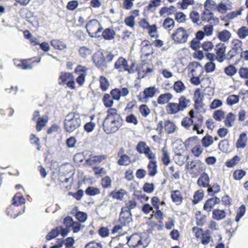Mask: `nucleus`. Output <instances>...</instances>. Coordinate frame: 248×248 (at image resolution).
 <instances>
[{
    "instance_id": "f257e3e1",
    "label": "nucleus",
    "mask_w": 248,
    "mask_h": 248,
    "mask_svg": "<svg viewBox=\"0 0 248 248\" xmlns=\"http://www.w3.org/2000/svg\"><path fill=\"white\" fill-rule=\"evenodd\" d=\"M81 125V119L79 114L72 112L69 113L64 120V129L69 133L76 131Z\"/></svg>"
},
{
    "instance_id": "f03ea898",
    "label": "nucleus",
    "mask_w": 248,
    "mask_h": 248,
    "mask_svg": "<svg viewBox=\"0 0 248 248\" xmlns=\"http://www.w3.org/2000/svg\"><path fill=\"white\" fill-rule=\"evenodd\" d=\"M122 123V119L105 118L103 123L104 132L107 134H110L116 132L121 126Z\"/></svg>"
},
{
    "instance_id": "7ed1b4c3",
    "label": "nucleus",
    "mask_w": 248,
    "mask_h": 248,
    "mask_svg": "<svg viewBox=\"0 0 248 248\" xmlns=\"http://www.w3.org/2000/svg\"><path fill=\"white\" fill-rule=\"evenodd\" d=\"M86 28L89 36L92 38L99 37V33L103 30L100 24L96 19L89 21L86 25Z\"/></svg>"
},
{
    "instance_id": "20e7f679",
    "label": "nucleus",
    "mask_w": 248,
    "mask_h": 248,
    "mask_svg": "<svg viewBox=\"0 0 248 248\" xmlns=\"http://www.w3.org/2000/svg\"><path fill=\"white\" fill-rule=\"evenodd\" d=\"M189 36L188 31L183 27H179L171 34V39L176 44L185 43Z\"/></svg>"
},
{
    "instance_id": "39448f33",
    "label": "nucleus",
    "mask_w": 248,
    "mask_h": 248,
    "mask_svg": "<svg viewBox=\"0 0 248 248\" xmlns=\"http://www.w3.org/2000/svg\"><path fill=\"white\" fill-rule=\"evenodd\" d=\"M164 128L166 132L168 134L173 133L177 129L175 124L170 121H166L163 124L162 121H160L156 128V131L159 134L162 132L163 128Z\"/></svg>"
},
{
    "instance_id": "423d86ee",
    "label": "nucleus",
    "mask_w": 248,
    "mask_h": 248,
    "mask_svg": "<svg viewBox=\"0 0 248 248\" xmlns=\"http://www.w3.org/2000/svg\"><path fill=\"white\" fill-rule=\"evenodd\" d=\"M232 48L228 52L226 59L231 60L236 54L240 53L242 50V46L243 43L238 39H233L232 41Z\"/></svg>"
},
{
    "instance_id": "0eeeda50",
    "label": "nucleus",
    "mask_w": 248,
    "mask_h": 248,
    "mask_svg": "<svg viewBox=\"0 0 248 248\" xmlns=\"http://www.w3.org/2000/svg\"><path fill=\"white\" fill-rule=\"evenodd\" d=\"M137 150L140 154H145L150 159H155V154L153 153L145 142H139L137 146Z\"/></svg>"
},
{
    "instance_id": "6e6552de",
    "label": "nucleus",
    "mask_w": 248,
    "mask_h": 248,
    "mask_svg": "<svg viewBox=\"0 0 248 248\" xmlns=\"http://www.w3.org/2000/svg\"><path fill=\"white\" fill-rule=\"evenodd\" d=\"M127 244L130 248H145L147 246L142 244L140 236L134 234L128 239Z\"/></svg>"
},
{
    "instance_id": "1a4fd4ad",
    "label": "nucleus",
    "mask_w": 248,
    "mask_h": 248,
    "mask_svg": "<svg viewBox=\"0 0 248 248\" xmlns=\"http://www.w3.org/2000/svg\"><path fill=\"white\" fill-rule=\"evenodd\" d=\"M115 69L118 70L119 71H127L129 74L134 73V71L132 69H129L127 62L123 57H120L114 64Z\"/></svg>"
},
{
    "instance_id": "9d476101",
    "label": "nucleus",
    "mask_w": 248,
    "mask_h": 248,
    "mask_svg": "<svg viewBox=\"0 0 248 248\" xmlns=\"http://www.w3.org/2000/svg\"><path fill=\"white\" fill-rule=\"evenodd\" d=\"M226 48V46L223 43H218L216 45L215 47L216 59L218 62H222L225 60V52Z\"/></svg>"
},
{
    "instance_id": "9b49d317",
    "label": "nucleus",
    "mask_w": 248,
    "mask_h": 248,
    "mask_svg": "<svg viewBox=\"0 0 248 248\" xmlns=\"http://www.w3.org/2000/svg\"><path fill=\"white\" fill-rule=\"evenodd\" d=\"M192 76H202L204 71L202 66L197 62H190L188 66Z\"/></svg>"
},
{
    "instance_id": "f8f14e48",
    "label": "nucleus",
    "mask_w": 248,
    "mask_h": 248,
    "mask_svg": "<svg viewBox=\"0 0 248 248\" xmlns=\"http://www.w3.org/2000/svg\"><path fill=\"white\" fill-rule=\"evenodd\" d=\"M221 200L219 198L215 197L208 199L203 206V209L207 212H210L215 205L219 203Z\"/></svg>"
},
{
    "instance_id": "ddd939ff",
    "label": "nucleus",
    "mask_w": 248,
    "mask_h": 248,
    "mask_svg": "<svg viewBox=\"0 0 248 248\" xmlns=\"http://www.w3.org/2000/svg\"><path fill=\"white\" fill-rule=\"evenodd\" d=\"M61 233L63 236H66L68 234V231L62 227H58L53 229L46 236L47 240H50L57 236Z\"/></svg>"
},
{
    "instance_id": "4468645a",
    "label": "nucleus",
    "mask_w": 248,
    "mask_h": 248,
    "mask_svg": "<svg viewBox=\"0 0 248 248\" xmlns=\"http://www.w3.org/2000/svg\"><path fill=\"white\" fill-rule=\"evenodd\" d=\"M119 221L124 225H126L132 221L131 211L122 209L120 214Z\"/></svg>"
},
{
    "instance_id": "2eb2a0df",
    "label": "nucleus",
    "mask_w": 248,
    "mask_h": 248,
    "mask_svg": "<svg viewBox=\"0 0 248 248\" xmlns=\"http://www.w3.org/2000/svg\"><path fill=\"white\" fill-rule=\"evenodd\" d=\"M210 178L205 172H203L197 180V185L200 187L207 188L209 186Z\"/></svg>"
},
{
    "instance_id": "dca6fc26",
    "label": "nucleus",
    "mask_w": 248,
    "mask_h": 248,
    "mask_svg": "<svg viewBox=\"0 0 248 248\" xmlns=\"http://www.w3.org/2000/svg\"><path fill=\"white\" fill-rule=\"evenodd\" d=\"M203 97V95L201 90L199 88L197 89L194 92L193 96L195 107L196 108H199L202 107V100Z\"/></svg>"
},
{
    "instance_id": "f3484780",
    "label": "nucleus",
    "mask_w": 248,
    "mask_h": 248,
    "mask_svg": "<svg viewBox=\"0 0 248 248\" xmlns=\"http://www.w3.org/2000/svg\"><path fill=\"white\" fill-rule=\"evenodd\" d=\"M167 112L169 114H175L181 111L177 103H169L166 107Z\"/></svg>"
},
{
    "instance_id": "a211bd4d",
    "label": "nucleus",
    "mask_w": 248,
    "mask_h": 248,
    "mask_svg": "<svg viewBox=\"0 0 248 248\" xmlns=\"http://www.w3.org/2000/svg\"><path fill=\"white\" fill-rule=\"evenodd\" d=\"M93 62L97 67H101L104 65L105 58L102 52L98 51L93 57Z\"/></svg>"
},
{
    "instance_id": "6ab92c4d",
    "label": "nucleus",
    "mask_w": 248,
    "mask_h": 248,
    "mask_svg": "<svg viewBox=\"0 0 248 248\" xmlns=\"http://www.w3.org/2000/svg\"><path fill=\"white\" fill-rule=\"evenodd\" d=\"M16 205L14 204H12L10 205L7 209V214L8 216H10L11 217L15 218L19 215L22 214L23 213L25 212V208H24L23 212H21L20 211H17Z\"/></svg>"
},
{
    "instance_id": "aec40b11",
    "label": "nucleus",
    "mask_w": 248,
    "mask_h": 248,
    "mask_svg": "<svg viewBox=\"0 0 248 248\" xmlns=\"http://www.w3.org/2000/svg\"><path fill=\"white\" fill-rule=\"evenodd\" d=\"M73 75L70 73L62 72L59 78V85L66 84L69 81L73 80Z\"/></svg>"
},
{
    "instance_id": "412c9836",
    "label": "nucleus",
    "mask_w": 248,
    "mask_h": 248,
    "mask_svg": "<svg viewBox=\"0 0 248 248\" xmlns=\"http://www.w3.org/2000/svg\"><path fill=\"white\" fill-rule=\"evenodd\" d=\"M50 44L55 49L62 50L67 48V45L59 39L52 40L50 41Z\"/></svg>"
},
{
    "instance_id": "4be33fe9",
    "label": "nucleus",
    "mask_w": 248,
    "mask_h": 248,
    "mask_svg": "<svg viewBox=\"0 0 248 248\" xmlns=\"http://www.w3.org/2000/svg\"><path fill=\"white\" fill-rule=\"evenodd\" d=\"M188 157V155H185L180 153H177L175 154L173 159L177 164L179 166H182L184 164Z\"/></svg>"
},
{
    "instance_id": "5701e85b",
    "label": "nucleus",
    "mask_w": 248,
    "mask_h": 248,
    "mask_svg": "<svg viewBox=\"0 0 248 248\" xmlns=\"http://www.w3.org/2000/svg\"><path fill=\"white\" fill-rule=\"evenodd\" d=\"M226 216V213L224 210L216 209L213 211L212 217L216 220L223 219Z\"/></svg>"
},
{
    "instance_id": "b1692460",
    "label": "nucleus",
    "mask_w": 248,
    "mask_h": 248,
    "mask_svg": "<svg viewBox=\"0 0 248 248\" xmlns=\"http://www.w3.org/2000/svg\"><path fill=\"white\" fill-rule=\"evenodd\" d=\"M172 97L173 95L169 93L161 94L158 96L157 102L160 105H164L168 103Z\"/></svg>"
},
{
    "instance_id": "393cba45",
    "label": "nucleus",
    "mask_w": 248,
    "mask_h": 248,
    "mask_svg": "<svg viewBox=\"0 0 248 248\" xmlns=\"http://www.w3.org/2000/svg\"><path fill=\"white\" fill-rule=\"evenodd\" d=\"M178 105L181 111H183L190 106V101L184 96H182L179 98Z\"/></svg>"
},
{
    "instance_id": "a878e982",
    "label": "nucleus",
    "mask_w": 248,
    "mask_h": 248,
    "mask_svg": "<svg viewBox=\"0 0 248 248\" xmlns=\"http://www.w3.org/2000/svg\"><path fill=\"white\" fill-rule=\"evenodd\" d=\"M247 141V138L246 133H243L241 134L236 142V147L237 148H244L246 146Z\"/></svg>"
},
{
    "instance_id": "bb28decb",
    "label": "nucleus",
    "mask_w": 248,
    "mask_h": 248,
    "mask_svg": "<svg viewBox=\"0 0 248 248\" xmlns=\"http://www.w3.org/2000/svg\"><path fill=\"white\" fill-rule=\"evenodd\" d=\"M148 165V174L154 176L157 173L156 162L154 159H151Z\"/></svg>"
},
{
    "instance_id": "cd10ccee",
    "label": "nucleus",
    "mask_w": 248,
    "mask_h": 248,
    "mask_svg": "<svg viewBox=\"0 0 248 248\" xmlns=\"http://www.w3.org/2000/svg\"><path fill=\"white\" fill-rule=\"evenodd\" d=\"M171 198L174 202L180 204L183 201V198L179 190H174L171 192Z\"/></svg>"
},
{
    "instance_id": "c85d7f7f",
    "label": "nucleus",
    "mask_w": 248,
    "mask_h": 248,
    "mask_svg": "<svg viewBox=\"0 0 248 248\" xmlns=\"http://www.w3.org/2000/svg\"><path fill=\"white\" fill-rule=\"evenodd\" d=\"M26 200L23 196L21 194L17 193L13 197L12 204L18 206L24 204Z\"/></svg>"
},
{
    "instance_id": "c756f323",
    "label": "nucleus",
    "mask_w": 248,
    "mask_h": 248,
    "mask_svg": "<svg viewBox=\"0 0 248 248\" xmlns=\"http://www.w3.org/2000/svg\"><path fill=\"white\" fill-rule=\"evenodd\" d=\"M217 37L220 41L225 42L230 39L231 37V33L228 30H224L218 32Z\"/></svg>"
},
{
    "instance_id": "7c9ffc66",
    "label": "nucleus",
    "mask_w": 248,
    "mask_h": 248,
    "mask_svg": "<svg viewBox=\"0 0 248 248\" xmlns=\"http://www.w3.org/2000/svg\"><path fill=\"white\" fill-rule=\"evenodd\" d=\"M107 158V156L106 155L92 156H91L90 158L87 160V161L91 164L95 163H99L106 159Z\"/></svg>"
},
{
    "instance_id": "2f4dec72",
    "label": "nucleus",
    "mask_w": 248,
    "mask_h": 248,
    "mask_svg": "<svg viewBox=\"0 0 248 248\" xmlns=\"http://www.w3.org/2000/svg\"><path fill=\"white\" fill-rule=\"evenodd\" d=\"M236 33L240 39H244L248 36V28L242 26L238 29Z\"/></svg>"
},
{
    "instance_id": "473e14b6",
    "label": "nucleus",
    "mask_w": 248,
    "mask_h": 248,
    "mask_svg": "<svg viewBox=\"0 0 248 248\" xmlns=\"http://www.w3.org/2000/svg\"><path fill=\"white\" fill-rule=\"evenodd\" d=\"M173 88L176 93H182L185 90L186 87L183 82L178 80L174 83Z\"/></svg>"
},
{
    "instance_id": "72a5a7b5",
    "label": "nucleus",
    "mask_w": 248,
    "mask_h": 248,
    "mask_svg": "<svg viewBox=\"0 0 248 248\" xmlns=\"http://www.w3.org/2000/svg\"><path fill=\"white\" fill-rule=\"evenodd\" d=\"M103 102L104 106L107 108L111 107L114 104L113 99L108 93H105L103 98Z\"/></svg>"
},
{
    "instance_id": "f704fd0d",
    "label": "nucleus",
    "mask_w": 248,
    "mask_h": 248,
    "mask_svg": "<svg viewBox=\"0 0 248 248\" xmlns=\"http://www.w3.org/2000/svg\"><path fill=\"white\" fill-rule=\"evenodd\" d=\"M15 64L18 67L22 69H31L32 66L30 64H27L26 61L18 60H15L14 61Z\"/></svg>"
},
{
    "instance_id": "c9c22d12",
    "label": "nucleus",
    "mask_w": 248,
    "mask_h": 248,
    "mask_svg": "<svg viewBox=\"0 0 248 248\" xmlns=\"http://www.w3.org/2000/svg\"><path fill=\"white\" fill-rule=\"evenodd\" d=\"M235 118L236 116L232 112L229 113L225 120V125L228 127H232Z\"/></svg>"
},
{
    "instance_id": "e433bc0d",
    "label": "nucleus",
    "mask_w": 248,
    "mask_h": 248,
    "mask_svg": "<svg viewBox=\"0 0 248 248\" xmlns=\"http://www.w3.org/2000/svg\"><path fill=\"white\" fill-rule=\"evenodd\" d=\"M100 87L103 91H106L108 89L109 83L108 80L104 76H101L99 79Z\"/></svg>"
},
{
    "instance_id": "4c0bfd02",
    "label": "nucleus",
    "mask_w": 248,
    "mask_h": 248,
    "mask_svg": "<svg viewBox=\"0 0 248 248\" xmlns=\"http://www.w3.org/2000/svg\"><path fill=\"white\" fill-rule=\"evenodd\" d=\"M214 18V14L210 11H203L201 16V19L204 22H210Z\"/></svg>"
},
{
    "instance_id": "58836bf2",
    "label": "nucleus",
    "mask_w": 248,
    "mask_h": 248,
    "mask_svg": "<svg viewBox=\"0 0 248 248\" xmlns=\"http://www.w3.org/2000/svg\"><path fill=\"white\" fill-rule=\"evenodd\" d=\"M163 26L165 29L170 31L174 27L175 22L173 19L168 17L165 19Z\"/></svg>"
},
{
    "instance_id": "ea45409f",
    "label": "nucleus",
    "mask_w": 248,
    "mask_h": 248,
    "mask_svg": "<svg viewBox=\"0 0 248 248\" xmlns=\"http://www.w3.org/2000/svg\"><path fill=\"white\" fill-rule=\"evenodd\" d=\"M130 162V158L127 155H122L118 160V164L120 166H127Z\"/></svg>"
},
{
    "instance_id": "a19ab883",
    "label": "nucleus",
    "mask_w": 248,
    "mask_h": 248,
    "mask_svg": "<svg viewBox=\"0 0 248 248\" xmlns=\"http://www.w3.org/2000/svg\"><path fill=\"white\" fill-rule=\"evenodd\" d=\"M201 238V243L203 245H208L211 239V236L209 231L204 232V233L202 234Z\"/></svg>"
},
{
    "instance_id": "79ce46f5",
    "label": "nucleus",
    "mask_w": 248,
    "mask_h": 248,
    "mask_svg": "<svg viewBox=\"0 0 248 248\" xmlns=\"http://www.w3.org/2000/svg\"><path fill=\"white\" fill-rule=\"evenodd\" d=\"M201 142L203 147L207 148L213 143V137L207 135L202 139Z\"/></svg>"
},
{
    "instance_id": "37998d69",
    "label": "nucleus",
    "mask_w": 248,
    "mask_h": 248,
    "mask_svg": "<svg viewBox=\"0 0 248 248\" xmlns=\"http://www.w3.org/2000/svg\"><path fill=\"white\" fill-rule=\"evenodd\" d=\"M92 52L93 50L92 49L85 46L81 47L79 49L80 55L84 58H86L91 55Z\"/></svg>"
},
{
    "instance_id": "c03bdc74",
    "label": "nucleus",
    "mask_w": 248,
    "mask_h": 248,
    "mask_svg": "<svg viewBox=\"0 0 248 248\" xmlns=\"http://www.w3.org/2000/svg\"><path fill=\"white\" fill-rule=\"evenodd\" d=\"M204 196V193L202 190H197L194 194L192 201L194 204H197L201 201Z\"/></svg>"
},
{
    "instance_id": "a18cd8bd",
    "label": "nucleus",
    "mask_w": 248,
    "mask_h": 248,
    "mask_svg": "<svg viewBox=\"0 0 248 248\" xmlns=\"http://www.w3.org/2000/svg\"><path fill=\"white\" fill-rule=\"evenodd\" d=\"M190 18L192 21L196 24L197 25H200L201 22H200V16L198 12L196 11H192L189 14Z\"/></svg>"
},
{
    "instance_id": "49530a36",
    "label": "nucleus",
    "mask_w": 248,
    "mask_h": 248,
    "mask_svg": "<svg viewBox=\"0 0 248 248\" xmlns=\"http://www.w3.org/2000/svg\"><path fill=\"white\" fill-rule=\"evenodd\" d=\"M115 32L112 29L108 28L103 31L102 36L106 40H111L113 38Z\"/></svg>"
},
{
    "instance_id": "de8ad7c7",
    "label": "nucleus",
    "mask_w": 248,
    "mask_h": 248,
    "mask_svg": "<svg viewBox=\"0 0 248 248\" xmlns=\"http://www.w3.org/2000/svg\"><path fill=\"white\" fill-rule=\"evenodd\" d=\"M143 93L145 98H152L155 93V89L154 87L147 88L144 90Z\"/></svg>"
},
{
    "instance_id": "09e8293b",
    "label": "nucleus",
    "mask_w": 248,
    "mask_h": 248,
    "mask_svg": "<svg viewBox=\"0 0 248 248\" xmlns=\"http://www.w3.org/2000/svg\"><path fill=\"white\" fill-rule=\"evenodd\" d=\"M196 217L197 225L203 226L206 221V216L202 215L201 212L199 211L196 214Z\"/></svg>"
},
{
    "instance_id": "8fccbe9b",
    "label": "nucleus",
    "mask_w": 248,
    "mask_h": 248,
    "mask_svg": "<svg viewBox=\"0 0 248 248\" xmlns=\"http://www.w3.org/2000/svg\"><path fill=\"white\" fill-rule=\"evenodd\" d=\"M246 211V207L245 205H241L237 210V215L235 217V221L236 222L239 221L241 218L242 217Z\"/></svg>"
},
{
    "instance_id": "3c124183",
    "label": "nucleus",
    "mask_w": 248,
    "mask_h": 248,
    "mask_svg": "<svg viewBox=\"0 0 248 248\" xmlns=\"http://www.w3.org/2000/svg\"><path fill=\"white\" fill-rule=\"evenodd\" d=\"M240 160V157L237 155H235L231 160L226 161V165L227 167L232 168L238 164Z\"/></svg>"
},
{
    "instance_id": "603ef678",
    "label": "nucleus",
    "mask_w": 248,
    "mask_h": 248,
    "mask_svg": "<svg viewBox=\"0 0 248 248\" xmlns=\"http://www.w3.org/2000/svg\"><path fill=\"white\" fill-rule=\"evenodd\" d=\"M106 118L122 119L120 115L117 113V110L115 108H110L108 111V115Z\"/></svg>"
},
{
    "instance_id": "864d4df0",
    "label": "nucleus",
    "mask_w": 248,
    "mask_h": 248,
    "mask_svg": "<svg viewBox=\"0 0 248 248\" xmlns=\"http://www.w3.org/2000/svg\"><path fill=\"white\" fill-rule=\"evenodd\" d=\"M239 100V96L236 95H229L227 99V103L230 106H232L238 102Z\"/></svg>"
},
{
    "instance_id": "5fc2aeb1",
    "label": "nucleus",
    "mask_w": 248,
    "mask_h": 248,
    "mask_svg": "<svg viewBox=\"0 0 248 248\" xmlns=\"http://www.w3.org/2000/svg\"><path fill=\"white\" fill-rule=\"evenodd\" d=\"M203 151L202 147L200 144L195 145L191 149V152L196 157H199Z\"/></svg>"
},
{
    "instance_id": "6e6d98bb",
    "label": "nucleus",
    "mask_w": 248,
    "mask_h": 248,
    "mask_svg": "<svg viewBox=\"0 0 248 248\" xmlns=\"http://www.w3.org/2000/svg\"><path fill=\"white\" fill-rule=\"evenodd\" d=\"M246 172L242 170H235L233 173V178L235 180H240L246 175Z\"/></svg>"
},
{
    "instance_id": "4d7b16f0",
    "label": "nucleus",
    "mask_w": 248,
    "mask_h": 248,
    "mask_svg": "<svg viewBox=\"0 0 248 248\" xmlns=\"http://www.w3.org/2000/svg\"><path fill=\"white\" fill-rule=\"evenodd\" d=\"M136 202L135 200H129L125 203V206L123 207L122 209L124 210H125V211H131L132 209L136 207Z\"/></svg>"
},
{
    "instance_id": "13d9d810",
    "label": "nucleus",
    "mask_w": 248,
    "mask_h": 248,
    "mask_svg": "<svg viewBox=\"0 0 248 248\" xmlns=\"http://www.w3.org/2000/svg\"><path fill=\"white\" fill-rule=\"evenodd\" d=\"M85 193L89 196H95L100 193V189L96 187L89 186L85 190Z\"/></svg>"
},
{
    "instance_id": "bf43d9fd",
    "label": "nucleus",
    "mask_w": 248,
    "mask_h": 248,
    "mask_svg": "<svg viewBox=\"0 0 248 248\" xmlns=\"http://www.w3.org/2000/svg\"><path fill=\"white\" fill-rule=\"evenodd\" d=\"M178 4L181 6V8L183 10L186 9L188 6L192 5L195 4L194 0H182V1L179 2Z\"/></svg>"
},
{
    "instance_id": "052dcab7",
    "label": "nucleus",
    "mask_w": 248,
    "mask_h": 248,
    "mask_svg": "<svg viewBox=\"0 0 248 248\" xmlns=\"http://www.w3.org/2000/svg\"><path fill=\"white\" fill-rule=\"evenodd\" d=\"M236 72V68L232 65H229L224 69L225 73L230 77L235 75Z\"/></svg>"
},
{
    "instance_id": "680f3d73",
    "label": "nucleus",
    "mask_w": 248,
    "mask_h": 248,
    "mask_svg": "<svg viewBox=\"0 0 248 248\" xmlns=\"http://www.w3.org/2000/svg\"><path fill=\"white\" fill-rule=\"evenodd\" d=\"M224 112L221 109L215 111L213 115V118L217 121H221L224 118Z\"/></svg>"
},
{
    "instance_id": "e2e57ef3",
    "label": "nucleus",
    "mask_w": 248,
    "mask_h": 248,
    "mask_svg": "<svg viewBox=\"0 0 248 248\" xmlns=\"http://www.w3.org/2000/svg\"><path fill=\"white\" fill-rule=\"evenodd\" d=\"M193 120L191 118L185 117L182 121V125L186 129H189L192 125Z\"/></svg>"
},
{
    "instance_id": "0e129e2a",
    "label": "nucleus",
    "mask_w": 248,
    "mask_h": 248,
    "mask_svg": "<svg viewBox=\"0 0 248 248\" xmlns=\"http://www.w3.org/2000/svg\"><path fill=\"white\" fill-rule=\"evenodd\" d=\"M162 151L163 153L162 161L164 164H165V165H168L170 162V158L169 155L167 151L166 150L165 148H162Z\"/></svg>"
},
{
    "instance_id": "69168bd1",
    "label": "nucleus",
    "mask_w": 248,
    "mask_h": 248,
    "mask_svg": "<svg viewBox=\"0 0 248 248\" xmlns=\"http://www.w3.org/2000/svg\"><path fill=\"white\" fill-rule=\"evenodd\" d=\"M175 19L179 23H184L186 19V16L183 12H177L175 14Z\"/></svg>"
},
{
    "instance_id": "338daca9",
    "label": "nucleus",
    "mask_w": 248,
    "mask_h": 248,
    "mask_svg": "<svg viewBox=\"0 0 248 248\" xmlns=\"http://www.w3.org/2000/svg\"><path fill=\"white\" fill-rule=\"evenodd\" d=\"M47 122V119L46 118H39V120L37 121L36 124V129L38 131L42 130V128L46 125Z\"/></svg>"
},
{
    "instance_id": "774afa93",
    "label": "nucleus",
    "mask_w": 248,
    "mask_h": 248,
    "mask_svg": "<svg viewBox=\"0 0 248 248\" xmlns=\"http://www.w3.org/2000/svg\"><path fill=\"white\" fill-rule=\"evenodd\" d=\"M220 190L219 186L217 184H214L212 186L209 185L207 188V191L209 194L213 193V194L218 192Z\"/></svg>"
}]
</instances>
